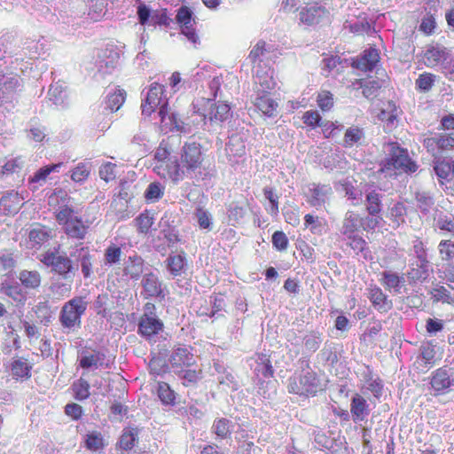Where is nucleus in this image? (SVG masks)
<instances>
[{
	"label": "nucleus",
	"mask_w": 454,
	"mask_h": 454,
	"mask_svg": "<svg viewBox=\"0 0 454 454\" xmlns=\"http://www.w3.org/2000/svg\"><path fill=\"white\" fill-rule=\"evenodd\" d=\"M41 257L40 261L43 265L60 281L52 283L51 290L62 295L70 292L79 266L84 278L91 276L93 256L88 247L75 246L69 255L64 251H59V247L49 249Z\"/></svg>",
	"instance_id": "f257e3e1"
},
{
	"label": "nucleus",
	"mask_w": 454,
	"mask_h": 454,
	"mask_svg": "<svg viewBox=\"0 0 454 454\" xmlns=\"http://www.w3.org/2000/svg\"><path fill=\"white\" fill-rule=\"evenodd\" d=\"M385 155L380 163L378 172L386 177H396L401 173L411 174L417 171L418 165L411 160L408 150L396 141H387L382 145Z\"/></svg>",
	"instance_id": "f03ea898"
},
{
	"label": "nucleus",
	"mask_w": 454,
	"mask_h": 454,
	"mask_svg": "<svg viewBox=\"0 0 454 454\" xmlns=\"http://www.w3.org/2000/svg\"><path fill=\"white\" fill-rule=\"evenodd\" d=\"M203 161L201 145L196 142H185L181 149L180 160L176 157V164L171 168L170 181L178 184L185 178H192L200 168Z\"/></svg>",
	"instance_id": "7ed1b4c3"
},
{
	"label": "nucleus",
	"mask_w": 454,
	"mask_h": 454,
	"mask_svg": "<svg viewBox=\"0 0 454 454\" xmlns=\"http://www.w3.org/2000/svg\"><path fill=\"white\" fill-rule=\"evenodd\" d=\"M88 302L82 296H75L64 303L59 320L66 333L77 332L82 326V317L85 313Z\"/></svg>",
	"instance_id": "20e7f679"
},
{
	"label": "nucleus",
	"mask_w": 454,
	"mask_h": 454,
	"mask_svg": "<svg viewBox=\"0 0 454 454\" xmlns=\"http://www.w3.org/2000/svg\"><path fill=\"white\" fill-rule=\"evenodd\" d=\"M363 202L364 204L365 220H367V226L379 227L380 222L383 220L381 213L384 207V200L386 198L385 193L380 188L376 186H367L364 191Z\"/></svg>",
	"instance_id": "39448f33"
},
{
	"label": "nucleus",
	"mask_w": 454,
	"mask_h": 454,
	"mask_svg": "<svg viewBox=\"0 0 454 454\" xmlns=\"http://www.w3.org/2000/svg\"><path fill=\"white\" fill-rule=\"evenodd\" d=\"M287 389L289 393L308 396L315 395L321 387L317 374L309 370L292 376L288 380Z\"/></svg>",
	"instance_id": "423d86ee"
},
{
	"label": "nucleus",
	"mask_w": 454,
	"mask_h": 454,
	"mask_svg": "<svg viewBox=\"0 0 454 454\" xmlns=\"http://www.w3.org/2000/svg\"><path fill=\"white\" fill-rule=\"evenodd\" d=\"M163 86L154 82L152 83L146 94L145 98L143 100L141 107L144 115H151L156 108H159L158 114L160 117L161 122H164L166 117L168 115V102L162 98Z\"/></svg>",
	"instance_id": "0eeeda50"
},
{
	"label": "nucleus",
	"mask_w": 454,
	"mask_h": 454,
	"mask_svg": "<svg viewBox=\"0 0 454 454\" xmlns=\"http://www.w3.org/2000/svg\"><path fill=\"white\" fill-rule=\"evenodd\" d=\"M367 224L368 223L367 220H365V215H361L353 210H348L345 213L341 222L340 232L345 238H350L356 234L360 229L367 232L372 231L376 229L375 226L368 227Z\"/></svg>",
	"instance_id": "6e6552de"
},
{
	"label": "nucleus",
	"mask_w": 454,
	"mask_h": 454,
	"mask_svg": "<svg viewBox=\"0 0 454 454\" xmlns=\"http://www.w3.org/2000/svg\"><path fill=\"white\" fill-rule=\"evenodd\" d=\"M176 20L181 28L182 35L196 47L200 43V37L194 28L195 19L192 11L185 5L181 6L177 10Z\"/></svg>",
	"instance_id": "1a4fd4ad"
},
{
	"label": "nucleus",
	"mask_w": 454,
	"mask_h": 454,
	"mask_svg": "<svg viewBox=\"0 0 454 454\" xmlns=\"http://www.w3.org/2000/svg\"><path fill=\"white\" fill-rule=\"evenodd\" d=\"M154 160L153 171L161 178L170 180L171 167L176 164V157H171L170 151L160 144L154 153Z\"/></svg>",
	"instance_id": "9d476101"
},
{
	"label": "nucleus",
	"mask_w": 454,
	"mask_h": 454,
	"mask_svg": "<svg viewBox=\"0 0 454 454\" xmlns=\"http://www.w3.org/2000/svg\"><path fill=\"white\" fill-rule=\"evenodd\" d=\"M141 286V295L145 299H164L166 296L162 281H160L159 277L153 272H148L143 275Z\"/></svg>",
	"instance_id": "9b49d317"
},
{
	"label": "nucleus",
	"mask_w": 454,
	"mask_h": 454,
	"mask_svg": "<svg viewBox=\"0 0 454 454\" xmlns=\"http://www.w3.org/2000/svg\"><path fill=\"white\" fill-rule=\"evenodd\" d=\"M451 368L441 367L431 374L430 385L434 391V395H442L448 388L454 386Z\"/></svg>",
	"instance_id": "f8f14e48"
},
{
	"label": "nucleus",
	"mask_w": 454,
	"mask_h": 454,
	"mask_svg": "<svg viewBox=\"0 0 454 454\" xmlns=\"http://www.w3.org/2000/svg\"><path fill=\"white\" fill-rule=\"evenodd\" d=\"M329 12L317 4L302 7L299 12V20L307 26H315L328 20Z\"/></svg>",
	"instance_id": "ddd939ff"
},
{
	"label": "nucleus",
	"mask_w": 454,
	"mask_h": 454,
	"mask_svg": "<svg viewBox=\"0 0 454 454\" xmlns=\"http://www.w3.org/2000/svg\"><path fill=\"white\" fill-rule=\"evenodd\" d=\"M112 362L106 358L105 352L98 349H94L92 352L82 351L79 359V365L82 369L90 368H105L108 369L111 367Z\"/></svg>",
	"instance_id": "4468645a"
},
{
	"label": "nucleus",
	"mask_w": 454,
	"mask_h": 454,
	"mask_svg": "<svg viewBox=\"0 0 454 454\" xmlns=\"http://www.w3.org/2000/svg\"><path fill=\"white\" fill-rule=\"evenodd\" d=\"M350 415L354 423L366 422L371 412L370 404L360 394L356 393L350 399Z\"/></svg>",
	"instance_id": "2eb2a0df"
},
{
	"label": "nucleus",
	"mask_w": 454,
	"mask_h": 454,
	"mask_svg": "<svg viewBox=\"0 0 454 454\" xmlns=\"http://www.w3.org/2000/svg\"><path fill=\"white\" fill-rule=\"evenodd\" d=\"M433 168L439 181H450L454 177V156L438 155L433 160Z\"/></svg>",
	"instance_id": "dca6fc26"
},
{
	"label": "nucleus",
	"mask_w": 454,
	"mask_h": 454,
	"mask_svg": "<svg viewBox=\"0 0 454 454\" xmlns=\"http://www.w3.org/2000/svg\"><path fill=\"white\" fill-rule=\"evenodd\" d=\"M164 324L160 317H140L137 322V333L145 340H151L163 331Z\"/></svg>",
	"instance_id": "f3484780"
},
{
	"label": "nucleus",
	"mask_w": 454,
	"mask_h": 454,
	"mask_svg": "<svg viewBox=\"0 0 454 454\" xmlns=\"http://www.w3.org/2000/svg\"><path fill=\"white\" fill-rule=\"evenodd\" d=\"M19 85V80L16 77L0 78V106L6 105L5 108L9 110V106H13L15 100V92Z\"/></svg>",
	"instance_id": "a211bd4d"
},
{
	"label": "nucleus",
	"mask_w": 454,
	"mask_h": 454,
	"mask_svg": "<svg viewBox=\"0 0 454 454\" xmlns=\"http://www.w3.org/2000/svg\"><path fill=\"white\" fill-rule=\"evenodd\" d=\"M195 362L191 348L186 346H179L174 348L169 357V363L174 370L191 367Z\"/></svg>",
	"instance_id": "6ab92c4d"
},
{
	"label": "nucleus",
	"mask_w": 454,
	"mask_h": 454,
	"mask_svg": "<svg viewBox=\"0 0 454 454\" xmlns=\"http://www.w3.org/2000/svg\"><path fill=\"white\" fill-rule=\"evenodd\" d=\"M23 200L24 198L17 192H6L0 199V214L4 215L17 214L23 205Z\"/></svg>",
	"instance_id": "aec40b11"
},
{
	"label": "nucleus",
	"mask_w": 454,
	"mask_h": 454,
	"mask_svg": "<svg viewBox=\"0 0 454 454\" xmlns=\"http://www.w3.org/2000/svg\"><path fill=\"white\" fill-rule=\"evenodd\" d=\"M166 269L172 278L182 276L187 269V258L184 251L171 253L164 262Z\"/></svg>",
	"instance_id": "412c9836"
},
{
	"label": "nucleus",
	"mask_w": 454,
	"mask_h": 454,
	"mask_svg": "<svg viewBox=\"0 0 454 454\" xmlns=\"http://www.w3.org/2000/svg\"><path fill=\"white\" fill-rule=\"evenodd\" d=\"M368 298L374 309L380 312H387L392 309V301L378 286H371L368 288Z\"/></svg>",
	"instance_id": "4be33fe9"
},
{
	"label": "nucleus",
	"mask_w": 454,
	"mask_h": 454,
	"mask_svg": "<svg viewBox=\"0 0 454 454\" xmlns=\"http://www.w3.org/2000/svg\"><path fill=\"white\" fill-rule=\"evenodd\" d=\"M52 238V231L43 225L36 224L29 231L28 243L31 248L38 249Z\"/></svg>",
	"instance_id": "5701e85b"
},
{
	"label": "nucleus",
	"mask_w": 454,
	"mask_h": 454,
	"mask_svg": "<svg viewBox=\"0 0 454 454\" xmlns=\"http://www.w3.org/2000/svg\"><path fill=\"white\" fill-rule=\"evenodd\" d=\"M449 52L445 47L439 44L429 45L425 51V64L428 67H434L447 61Z\"/></svg>",
	"instance_id": "b1692460"
},
{
	"label": "nucleus",
	"mask_w": 454,
	"mask_h": 454,
	"mask_svg": "<svg viewBox=\"0 0 454 454\" xmlns=\"http://www.w3.org/2000/svg\"><path fill=\"white\" fill-rule=\"evenodd\" d=\"M331 193L332 188L329 184H313L309 190L308 202L312 207H321L326 202Z\"/></svg>",
	"instance_id": "393cba45"
},
{
	"label": "nucleus",
	"mask_w": 454,
	"mask_h": 454,
	"mask_svg": "<svg viewBox=\"0 0 454 454\" xmlns=\"http://www.w3.org/2000/svg\"><path fill=\"white\" fill-rule=\"evenodd\" d=\"M379 61L380 55L378 51L374 48H369L364 51L360 58L354 60L353 66L362 71H372Z\"/></svg>",
	"instance_id": "a878e982"
},
{
	"label": "nucleus",
	"mask_w": 454,
	"mask_h": 454,
	"mask_svg": "<svg viewBox=\"0 0 454 454\" xmlns=\"http://www.w3.org/2000/svg\"><path fill=\"white\" fill-rule=\"evenodd\" d=\"M123 272L133 280L139 279L144 272L143 258L137 254L129 255L124 262Z\"/></svg>",
	"instance_id": "bb28decb"
},
{
	"label": "nucleus",
	"mask_w": 454,
	"mask_h": 454,
	"mask_svg": "<svg viewBox=\"0 0 454 454\" xmlns=\"http://www.w3.org/2000/svg\"><path fill=\"white\" fill-rule=\"evenodd\" d=\"M381 283L386 289L401 294L402 288L405 286V278L403 275H399L392 270H384L381 273Z\"/></svg>",
	"instance_id": "cd10ccee"
},
{
	"label": "nucleus",
	"mask_w": 454,
	"mask_h": 454,
	"mask_svg": "<svg viewBox=\"0 0 454 454\" xmlns=\"http://www.w3.org/2000/svg\"><path fill=\"white\" fill-rule=\"evenodd\" d=\"M434 224L435 229L448 233L454 237V215L442 210H435L434 215Z\"/></svg>",
	"instance_id": "c85d7f7f"
},
{
	"label": "nucleus",
	"mask_w": 454,
	"mask_h": 454,
	"mask_svg": "<svg viewBox=\"0 0 454 454\" xmlns=\"http://www.w3.org/2000/svg\"><path fill=\"white\" fill-rule=\"evenodd\" d=\"M255 107L267 117H273L277 114L278 103L267 93H257L254 99Z\"/></svg>",
	"instance_id": "c756f323"
},
{
	"label": "nucleus",
	"mask_w": 454,
	"mask_h": 454,
	"mask_svg": "<svg viewBox=\"0 0 454 454\" xmlns=\"http://www.w3.org/2000/svg\"><path fill=\"white\" fill-rule=\"evenodd\" d=\"M338 189L344 193L352 206H358L363 202L364 192L356 187L350 181L347 179L340 181Z\"/></svg>",
	"instance_id": "7c9ffc66"
},
{
	"label": "nucleus",
	"mask_w": 454,
	"mask_h": 454,
	"mask_svg": "<svg viewBox=\"0 0 454 454\" xmlns=\"http://www.w3.org/2000/svg\"><path fill=\"white\" fill-rule=\"evenodd\" d=\"M365 140V133L363 128L351 126L346 129L343 137V146L351 148L353 146H361Z\"/></svg>",
	"instance_id": "2f4dec72"
},
{
	"label": "nucleus",
	"mask_w": 454,
	"mask_h": 454,
	"mask_svg": "<svg viewBox=\"0 0 454 454\" xmlns=\"http://www.w3.org/2000/svg\"><path fill=\"white\" fill-rule=\"evenodd\" d=\"M64 227V231L67 237L82 240L85 239L88 232L89 226L84 224L81 217L76 216L72 221H69Z\"/></svg>",
	"instance_id": "473e14b6"
},
{
	"label": "nucleus",
	"mask_w": 454,
	"mask_h": 454,
	"mask_svg": "<svg viewBox=\"0 0 454 454\" xmlns=\"http://www.w3.org/2000/svg\"><path fill=\"white\" fill-rule=\"evenodd\" d=\"M48 98L57 107L65 108L68 106L67 93L66 88L59 82L50 86Z\"/></svg>",
	"instance_id": "72a5a7b5"
},
{
	"label": "nucleus",
	"mask_w": 454,
	"mask_h": 454,
	"mask_svg": "<svg viewBox=\"0 0 454 454\" xmlns=\"http://www.w3.org/2000/svg\"><path fill=\"white\" fill-rule=\"evenodd\" d=\"M119 55L118 53H114V55H106V51L102 52L98 55V59L97 60V69L98 74L100 76H104L107 74H111L114 69L116 67L118 63Z\"/></svg>",
	"instance_id": "f704fd0d"
},
{
	"label": "nucleus",
	"mask_w": 454,
	"mask_h": 454,
	"mask_svg": "<svg viewBox=\"0 0 454 454\" xmlns=\"http://www.w3.org/2000/svg\"><path fill=\"white\" fill-rule=\"evenodd\" d=\"M32 365L26 358L19 357L11 364L12 375L16 380H27L31 377Z\"/></svg>",
	"instance_id": "c9c22d12"
},
{
	"label": "nucleus",
	"mask_w": 454,
	"mask_h": 454,
	"mask_svg": "<svg viewBox=\"0 0 454 454\" xmlns=\"http://www.w3.org/2000/svg\"><path fill=\"white\" fill-rule=\"evenodd\" d=\"M429 270V262L417 261L407 272L408 279L413 283L423 282L428 278Z\"/></svg>",
	"instance_id": "e433bc0d"
},
{
	"label": "nucleus",
	"mask_w": 454,
	"mask_h": 454,
	"mask_svg": "<svg viewBox=\"0 0 454 454\" xmlns=\"http://www.w3.org/2000/svg\"><path fill=\"white\" fill-rule=\"evenodd\" d=\"M233 424L225 418L215 419L213 422L211 431L217 438L227 439L231 436Z\"/></svg>",
	"instance_id": "4c0bfd02"
},
{
	"label": "nucleus",
	"mask_w": 454,
	"mask_h": 454,
	"mask_svg": "<svg viewBox=\"0 0 454 454\" xmlns=\"http://www.w3.org/2000/svg\"><path fill=\"white\" fill-rule=\"evenodd\" d=\"M256 365L254 372L257 377L270 378L273 376L274 370L270 361L269 356L266 354H260L255 361Z\"/></svg>",
	"instance_id": "58836bf2"
},
{
	"label": "nucleus",
	"mask_w": 454,
	"mask_h": 454,
	"mask_svg": "<svg viewBox=\"0 0 454 454\" xmlns=\"http://www.w3.org/2000/svg\"><path fill=\"white\" fill-rule=\"evenodd\" d=\"M19 279L21 285L27 289H36L40 286L42 278L36 270H23L20 272Z\"/></svg>",
	"instance_id": "ea45409f"
},
{
	"label": "nucleus",
	"mask_w": 454,
	"mask_h": 454,
	"mask_svg": "<svg viewBox=\"0 0 454 454\" xmlns=\"http://www.w3.org/2000/svg\"><path fill=\"white\" fill-rule=\"evenodd\" d=\"M415 200L417 207L423 215L429 214L431 208L434 205L433 195L427 191H417L415 192Z\"/></svg>",
	"instance_id": "a19ab883"
},
{
	"label": "nucleus",
	"mask_w": 454,
	"mask_h": 454,
	"mask_svg": "<svg viewBox=\"0 0 454 454\" xmlns=\"http://www.w3.org/2000/svg\"><path fill=\"white\" fill-rule=\"evenodd\" d=\"M429 294L434 303L442 302L454 306V296H452L450 292L443 286L437 285L430 290Z\"/></svg>",
	"instance_id": "79ce46f5"
},
{
	"label": "nucleus",
	"mask_w": 454,
	"mask_h": 454,
	"mask_svg": "<svg viewBox=\"0 0 454 454\" xmlns=\"http://www.w3.org/2000/svg\"><path fill=\"white\" fill-rule=\"evenodd\" d=\"M86 5L88 16L90 20L97 21L105 15L107 2L106 0H88Z\"/></svg>",
	"instance_id": "37998d69"
},
{
	"label": "nucleus",
	"mask_w": 454,
	"mask_h": 454,
	"mask_svg": "<svg viewBox=\"0 0 454 454\" xmlns=\"http://www.w3.org/2000/svg\"><path fill=\"white\" fill-rule=\"evenodd\" d=\"M231 107L225 103L218 105H211L209 115V121L223 122L228 119L230 115Z\"/></svg>",
	"instance_id": "c03bdc74"
},
{
	"label": "nucleus",
	"mask_w": 454,
	"mask_h": 454,
	"mask_svg": "<svg viewBox=\"0 0 454 454\" xmlns=\"http://www.w3.org/2000/svg\"><path fill=\"white\" fill-rule=\"evenodd\" d=\"M346 239H348V245L356 254H362L364 259H368L371 252L367 242L361 236L355 234L353 237Z\"/></svg>",
	"instance_id": "a18cd8bd"
},
{
	"label": "nucleus",
	"mask_w": 454,
	"mask_h": 454,
	"mask_svg": "<svg viewBox=\"0 0 454 454\" xmlns=\"http://www.w3.org/2000/svg\"><path fill=\"white\" fill-rule=\"evenodd\" d=\"M175 372L186 387L195 385L201 379V372L194 369H184L182 367L175 370Z\"/></svg>",
	"instance_id": "49530a36"
},
{
	"label": "nucleus",
	"mask_w": 454,
	"mask_h": 454,
	"mask_svg": "<svg viewBox=\"0 0 454 454\" xmlns=\"http://www.w3.org/2000/svg\"><path fill=\"white\" fill-rule=\"evenodd\" d=\"M61 166V162L43 166L36 170L34 175L29 177L28 180L31 184L44 182L51 173L59 171Z\"/></svg>",
	"instance_id": "de8ad7c7"
},
{
	"label": "nucleus",
	"mask_w": 454,
	"mask_h": 454,
	"mask_svg": "<svg viewBox=\"0 0 454 454\" xmlns=\"http://www.w3.org/2000/svg\"><path fill=\"white\" fill-rule=\"evenodd\" d=\"M0 292L12 298L15 301H22L24 300V294H22L21 288L18 283L10 284L4 282L1 284Z\"/></svg>",
	"instance_id": "09e8293b"
},
{
	"label": "nucleus",
	"mask_w": 454,
	"mask_h": 454,
	"mask_svg": "<svg viewBox=\"0 0 454 454\" xmlns=\"http://www.w3.org/2000/svg\"><path fill=\"white\" fill-rule=\"evenodd\" d=\"M126 92L124 90H118L114 93H109L106 100V108L111 112H116L120 109L125 101Z\"/></svg>",
	"instance_id": "8fccbe9b"
},
{
	"label": "nucleus",
	"mask_w": 454,
	"mask_h": 454,
	"mask_svg": "<svg viewBox=\"0 0 454 454\" xmlns=\"http://www.w3.org/2000/svg\"><path fill=\"white\" fill-rule=\"evenodd\" d=\"M164 190L165 188L160 183L153 182L145 191V199L151 203L159 201L164 194Z\"/></svg>",
	"instance_id": "3c124183"
},
{
	"label": "nucleus",
	"mask_w": 454,
	"mask_h": 454,
	"mask_svg": "<svg viewBox=\"0 0 454 454\" xmlns=\"http://www.w3.org/2000/svg\"><path fill=\"white\" fill-rule=\"evenodd\" d=\"M137 441V430L136 428L125 429L120 438L119 446L123 450H130Z\"/></svg>",
	"instance_id": "603ef678"
},
{
	"label": "nucleus",
	"mask_w": 454,
	"mask_h": 454,
	"mask_svg": "<svg viewBox=\"0 0 454 454\" xmlns=\"http://www.w3.org/2000/svg\"><path fill=\"white\" fill-rule=\"evenodd\" d=\"M121 248L116 244L109 245L104 254V263L106 266H113L121 261Z\"/></svg>",
	"instance_id": "864d4df0"
},
{
	"label": "nucleus",
	"mask_w": 454,
	"mask_h": 454,
	"mask_svg": "<svg viewBox=\"0 0 454 454\" xmlns=\"http://www.w3.org/2000/svg\"><path fill=\"white\" fill-rule=\"evenodd\" d=\"M227 215L231 225L239 223L246 215V208L237 202H231L227 209Z\"/></svg>",
	"instance_id": "5fc2aeb1"
},
{
	"label": "nucleus",
	"mask_w": 454,
	"mask_h": 454,
	"mask_svg": "<svg viewBox=\"0 0 454 454\" xmlns=\"http://www.w3.org/2000/svg\"><path fill=\"white\" fill-rule=\"evenodd\" d=\"M303 343L307 351L316 352L323 341L322 333L319 332H310L303 337Z\"/></svg>",
	"instance_id": "6e6d98bb"
},
{
	"label": "nucleus",
	"mask_w": 454,
	"mask_h": 454,
	"mask_svg": "<svg viewBox=\"0 0 454 454\" xmlns=\"http://www.w3.org/2000/svg\"><path fill=\"white\" fill-rule=\"evenodd\" d=\"M255 83L259 85L256 93H258L260 90V93L269 94V91L273 90L276 86V82L274 81L272 75H270L266 73L262 75L257 73L255 76Z\"/></svg>",
	"instance_id": "4d7b16f0"
},
{
	"label": "nucleus",
	"mask_w": 454,
	"mask_h": 454,
	"mask_svg": "<svg viewBox=\"0 0 454 454\" xmlns=\"http://www.w3.org/2000/svg\"><path fill=\"white\" fill-rule=\"evenodd\" d=\"M90 162H80L71 173V179L75 183L84 182L90 173Z\"/></svg>",
	"instance_id": "13d9d810"
},
{
	"label": "nucleus",
	"mask_w": 454,
	"mask_h": 454,
	"mask_svg": "<svg viewBox=\"0 0 454 454\" xmlns=\"http://www.w3.org/2000/svg\"><path fill=\"white\" fill-rule=\"evenodd\" d=\"M419 357L424 361L425 364L433 365L435 362V346L430 342L423 343L419 348Z\"/></svg>",
	"instance_id": "bf43d9fd"
},
{
	"label": "nucleus",
	"mask_w": 454,
	"mask_h": 454,
	"mask_svg": "<svg viewBox=\"0 0 454 454\" xmlns=\"http://www.w3.org/2000/svg\"><path fill=\"white\" fill-rule=\"evenodd\" d=\"M73 389L74 393V398L78 401H83L87 399L90 395V384L82 378L79 379L73 384Z\"/></svg>",
	"instance_id": "052dcab7"
},
{
	"label": "nucleus",
	"mask_w": 454,
	"mask_h": 454,
	"mask_svg": "<svg viewBox=\"0 0 454 454\" xmlns=\"http://www.w3.org/2000/svg\"><path fill=\"white\" fill-rule=\"evenodd\" d=\"M74 209L67 205L60 206L56 213V219L59 224L65 226L69 221L74 219Z\"/></svg>",
	"instance_id": "680f3d73"
},
{
	"label": "nucleus",
	"mask_w": 454,
	"mask_h": 454,
	"mask_svg": "<svg viewBox=\"0 0 454 454\" xmlns=\"http://www.w3.org/2000/svg\"><path fill=\"white\" fill-rule=\"evenodd\" d=\"M303 122L309 126L311 129H315L317 127H325L327 122H324L322 121V117L317 111H307L303 114L302 116Z\"/></svg>",
	"instance_id": "e2e57ef3"
},
{
	"label": "nucleus",
	"mask_w": 454,
	"mask_h": 454,
	"mask_svg": "<svg viewBox=\"0 0 454 454\" xmlns=\"http://www.w3.org/2000/svg\"><path fill=\"white\" fill-rule=\"evenodd\" d=\"M263 194L269 200L270 206L266 208L271 215L278 214V196L275 193L273 188L266 186L263 188Z\"/></svg>",
	"instance_id": "0e129e2a"
},
{
	"label": "nucleus",
	"mask_w": 454,
	"mask_h": 454,
	"mask_svg": "<svg viewBox=\"0 0 454 454\" xmlns=\"http://www.w3.org/2000/svg\"><path fill=\"white\" fill-rule=\"evenodd\" d=\"M436 76L430 73H423L416 80L417 88L423 92L429 91L434 84Z\"/></svg>",
	"instance_id": "69168bd1"
},
{
	"label": "nucleus",
	"mask_w": 454,
	"mask_h": 454,
	"mask_svg": "<svg viewBox=\"0 0 454 454\" xmlns=\"http://www.w3.org/2000/svg\"><path fill=\"white\" fill-rule=\"evenodd\" d=\"M15 267V260L10 253H0V275H7Z\"/></svg>",
	"instance_id": "338daca9"
},
{
	"label": "nucleus",
	"mask_w": 454,
	"mask_h": 454,
	"mask_svg": "<svg viewBox=\"0 0 454 454\" xmlns=\"http://www.w3.org/2000/svg\"><path fill=\"white\" fill-rule=\"evenodd\" d=\"M438 250L442 261H450L454 255V242L450 239L441 240Z\"/></svg>",
	"instance_id": "774afa93"
}]
</instances>
